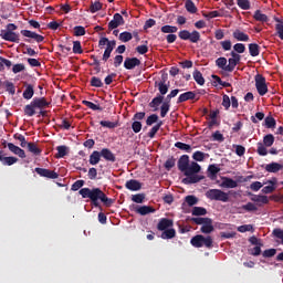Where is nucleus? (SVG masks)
Masks as SVG:
<instances>
[{
  "label": "nucleus",
  "mask_w": 283,
  "mask_h": 283,
  "mask_svg": "<svg viewBox=\"0 0 283 283\" xmlns=\"http://www.w3.org/2000/svg\"><path fill=\"white\" fill-rule=\"evenodd\" d=\"M229 193H231V191L224 192L220 189H209L206 191V198H208V200H216L218 202H229Z\"/></svg>",
  "instance_id": "nucleus-6"
},
{
  "label": "nucleus",
  "mask_w": 283,
  "mask_h": 283,
  "mask_svg": "<svg viewBox=\"0 0 283 283\" xmlns=\"http://www.w3.org/2000/svg\"><path fill=\"white\" fill-rule=\"evenodd\" d=\"M264 123L268 129H273V127L276 125L275 118H273V116L265 117Z\"/></svg>",
  "instance_id": "nucleus-52"
},
{
  "label": "nucleus",
  "mask_w": 283,
  "mask_h": 283,
  "mask_svg": "<svg viewBox=\"0 0 283 283\" xmlns=\"http://www.w3.org/2000/svg\"><path fill=\"white\" fill-rule=\"evenodd\" d=\"M256 154H259V156H268L269 155V150L266 149V146L263 145L262 143H258L256 144Z\"/></svg>",
  "instance_id": "nucleus-48"
},
{
  "label": "nucleus",
  "mask_w": 283,
  "mask_h": 283,
  "mask_svg": "<svg viewBox=\"0 0 283 283\" xmlns=\"http://www.w3.org/2000/svg\"><path fill=\"white\" fill-rule=\"evenodd\" d=\"M272 234L274 235V238H277L279 240H281V244H283V230L280 228H275L272 232Z\"/></svg>",
  "instance_id": "nucleus-61"
},
{
  "label": "nucleus",
  "mask_w": 283,
  "mask_h": 283,
  "mask_svg": "<svg viewBox=\"0 0 283 283\" xmlns=\"http://www.w3.org/2000/svg\"><path fill=\"white\" fill-rule=\"evenodd\" d=\"M177 167L186 176L182 179L184 185H196L201 180H205V176L198 175L202 171V167L196 161H189V155H182L178 161Z\"/></svg>",
  "instance_id": "nucleus-1"
},
{
  "label": "nucleus",
  "mask_w": 283,
  "mask_h": 283,
  "mask_svg": "<svg viewBox=\"0 0 283 283\" xmlns=\"http://www.w3.org/2000/svg\"><path fill=\"white\" fill-rule=\"evenodd\" d=\"M178 36L181 41H190V43H198L200 41V32L198 31L189 32L188 30H181Z\"/></svg>",
  "instance_id": "nucleus-9"
},
{
  "label": "nucleus",
  "mask_w": 283,
  "mask_h": 283,
  "mask_svg": "<svg viewBox=\"0 0 283 283\" xmlns=\"http://www.w3.org/2000/svg\"><path fill=\"white\" fill-rule=\"evenodd\" d=\"M7 147H8L9 151L14 154L15 156H19V158H25V150H23L21 147L17 146L12 143H8Z\"/></svg>",
  "instance_id": "nucleus-15"
},
{
  "label": "nucleus",
  "mask_w": 283,
  "mask_h": 283,
  "mask_svg": "<svg viewBox=\"0 0 283 283\" xmlns=\"http://www.w3.org/2000/svg\"><path fill=\"white\" fill-rule=\"evenodd\" d=\"M57 154L55 155V158H65L67 156V146H57Z\"/></svg>",
  "instance_id": "nucleus-41"
},
{
  "label": "nucleus",
  "mask_w": 283,
  "mask_h": 283,
  "mask_svg": "<svg viewBox=\"0 0 283 283\" xmlns=\"http://www.w3.org/2000/svg\"><path fill=\"white\" fill-rule=\"evenodd\" d=\"M232 36L235 39V41H249V34L242 32L240 29L234 30Z\"/></svg>",
  "instance_id": "nucleus-22"
},
{
  "label": "nucleus",
  "mask_w": 283,
  "mask_h": 283,
  "mask_svg": "<svg viewBox=\"0 0 283 283\" xmlns=\"http://www.w3.org/2000/svg\"><path fill=\"white\" fill-rule=\"evenodd\" d=\"M82 104L88 107V109H93V112H103V107H101V105H96L87 99L82 101Z\"/></svg>",
  "instance_id": "nucleus-28"
},
{
  "label": "nucleus",
  "mask_w": 283,
  "mask_h": 283,
  "mask_svg": "<svg viewBox=\"0 0 283 283\" xmlns=\"http://www.w3.org/2000/svg\"><path fill=\"white\" fill-rule=\"evenodd\" d=\"M171 227H174V220L167 218L160 219L157 224L158 231H167V229H171Z\"/></svg>",
  "instance_id": "nucleus-13"
},
{
  "label": "nucleus",
  "mask_w": 283,
  "mask_h": 283,
  "mask_svg": "<svg viewBox=\"0 0 283 283\" xmlns=\"http://www.w3.org/2000/svg\"><path fill=\"white\" fill-rule=\"evenodd\" d=\"M277 253V250L276 249H268V250H264L262 255L264 258H274V255Z\"/></svg>",
  "instance_id": "nucleus-62"
},
{
  "label": "nucleus",
  "mask_w": 283,
  "mask_h": 283,
  "mask_svg": "<svg viewBox=\"0 0 283 283\" xmlns=\"http://www.w3.org/2000/svg\"><path fill=\"white\" fill-rule=\"evenodd\" d=\"M175 147H177V149H180L181 151H187V154H191V145H189V144H185L182 142H177L175 144Z\"/></svg>",
  "instance_id": "nucleus-36"
},
{
  "label": "nucleus",
  "mask_w": 283,
  "mask_h": 283,
  "mask_svg": "<svg viewBox=\"0 0 283 283\" xmlns=\"http://www.w3.org/2000/svg\"><path fill=\"white\" fill-rule=\"evenodd\" d=\"M229 64L228 66L226 67L227 69V72H233V70H235V66L238 65V62L233 59V57H230L228 60Z\"/></svg>",
  "instance_id": "nucleus-60"
},
{
  "label": "nucleus",
  "mask_w": 283,
  "mask_h": 283,
  "mask_svg": "<svg viewBox=\"0 0 283 283\" xmlns=\"http://www.w3.org/2000/svg\"><path fill=\"white\" fill-rule=\"evenodd\" d=\"M176 238V229L174 228H168L167 230H164L161 233V239L163 240H171Z\"/></svg>",
  "instance_id": "nucleus-26"
},
{
  "label": "nucleus",
  "mask_w": 283,
  "mask_h": 283,
  "mask_svg": "<svg viewBox=\"0 0 283 283\" xmlns=\"http://www.w3.org/2000/svg\"><path fill=\"white\" fill-rule=\"evenodd\" d=\"M192 158L197 163H202L205 158H207V154H205L203 151L197 150L192 154Z\"/></svg>",
  "instance_id": "nucleus-43"
},
{
  "label": "nucleus",
  "mask_w": 283,
  "mask_h": 283,
  "mask_svg": "<svg viewBox=\"0 0 283 283\" xmlns=\"http://www.w3.org/2000/svg\"><path fill=\"white\" fill-rule=\"evenodd\" d=\"M78 193L82 198H88L94 207H101V202H103L105 207H112V205H114V199L107 197L101 188H82ZM98 200L101 202H98Z\"/></svg>",
  "instance_id": "nucleus-2"
},
{
  "label": "nucleus",
  "mask_w": 283,
  "mask_h": 283,
  "mask_svg": "<svg viewBox=\"0 0 283 283\" xmlns=\"http://www.w3.org/2000/svg\"><path fill=\"white\" fill-rule=\"evenodd\" d=\"M250 56H260V45L258 43L249 44Z\"/></svg>",
  "instance_id": "nucleus-32"
},
{
  "label": "nucleus",
  "mask_w": 283,
  "mask_h": 283,
  "mask_svg": "<svg viewBox=\"0 0 283 283\" xmlns=\"http://www.w3.org/2000/svg\"><path fill=\"white\" fill-rule=\"evenodd\" d=\"M19 163V158L17 157H3L2 165H8V167Z\"/></svg>",
  "instance_id": "nucleus-53"
},
{
  "label": "nucleus",
  "mask_w": 283,
  "mask_h": 283,
  "mask_svg": "<svg viewBox=\"0 0 283 283\" xmlns=\"http://www.w3.org/2000/svg\"><path fill=\"white\" fill-rule=\"evenodd\" d=\"M99 154L107 163H116V155H114L109 148H103Z\"/></svg>",
  "instance_id": "nucleus-17"
},
{
  "label": "nucleus",
  "mask_w": 283,
  "mask_h": 283,
  "mask_svg": "<svg viewBox=\"0 0 283 283\" xmlns=\"http://www.w3.org/2000/svg\"><path fill=\"white\" fill-rule=\"evenodd\" d=\"M190 244L196 249H202V247H206L207 249H212L213 238H211V235L205 237L202 234H197L191 238Z\"/></svg>",
  "instance_id": "nucleus-5"
},
{
  "label": "nucleus",
  "mask_w": 283,
  "mask_h": 283,
  "mask_svg": "<svg viewBox=\"0 0 283 283\" xmlns=\"http://www.w3.org/2000/svg\"><path fill=\"white\" fill-rule=\"evenodd\" d=\"M160 127H163V120L157 123L153 128L148 132V138H155L156 134H158Z\"/></svg>",
  "instance_id": "nucleus-38"
},
{
  "label": "nucleus",
  "mask_w": 283,
  "mask_h": 283,
  "mask_svg": "<svg viewBox=\"0 0 283 283\" xmlns=\"http://www.w3.org/2000/svg\"><path fill=\"white\" fill-rule=\"evenodd\" d=\"M14 140H19L20 142V146L21 147H28V142L25 140V136L21 135V134H14L13 135Z\"/></svg>",
  "instance_id": "nucleus-55"
},
{
  "label": "nucleus",
  "mask_w": 283,
  "mask_h": 283,
  "mask_svg": "<svg viewBox=\"0 0 283 283\" xmlns=\"http://www.w3.org/2000/svg\"><path fill=\"white\" fill-rule=\"evenodd\" d=\"M161 32L164 34H176V32H178V27L166 24L161 27Z\"/></svg>",
  "instance_id": "nucleus-35"
},
{
  "label": "nucleus",
  "mask_w": 283,
  "mask_h": 283,
  "mask_svg": "<svg viewBox=\"0 0 283 283\" xmlns=\"http://www.w3.org/2000/svg\"><path fill=\"white\" fill-rule=\"evenodd\" d=\"M264 169L269 174H277V171H282L283 165L279 164V163H275V161H272L271 164L265 165Z\"/></svg>",
  "instance_id": "nucleus-18"
},
{
  "label": "nucleus",
  "mask_w": 283,
  "mask_h": 283,
  "mask_svg": "<svg viewBox=\"0 0 283 283\" xmlns=\"http://www.w3.org/2000/svg\"><path fill=\"white\" fill-rule=\"evenodd\" d=\"M158 120V116L156 114L149 115L146 119V125L148 127H151V125H154V123H156Z\"/></svg>",
  "instance_id": "nucleus-63"
},
{
  "label": "nucleus",
  "mask_w": 283,
  "mask_h": 283,
  "mask_svg": "<svg viewBox=\"0 0 283 283\" xmlns=\"http://www.w3.org/2000/svg\"><path fill=\"white\" fill-rule=\"evenodd\" d=\"M171 102H167L165 99V102L161 104L160 106V116L161 118H165V116H167V114H169V108L171 107Z\"/></svg>",
  "instance_id": "nucleus-29"
},
{
  "label": "nucleus",
  "mask_w": 283,
  "mask_h": 283,
  "mask_svg": "<svg viewBox=\"0 0 283 283\" xmlns=\"http://www.w3.org/2000/svg\"><path fill=\"white\" fill-rule=\"evenodd\" d=\"M185 8L190 14H196V12H198V8L196 7V3H193V0H187Z\"/></svg>",
  "instance_id": "nucleus-27"
},
{
  "label": "nucleus",
  "mask_w": 283,
  "mask_h": 283,
  "mask_svg": "<svg viewBox=\"0 0 283 283\" xmlns=\"http://www.w3.org/2000/svg\"><path fill=\"white\" fill-rule=\"evenodd\" d=\"M130 209L139 216H149V213H156V209L151 206H132Z\"/></svg>",
  "instance_id": "nucleus-12"
},
{
  "label": "nucleus",
  "mask_w": 283,
  "mask_h": 283,
  "mask_svg": "<svg viewBox=\"0 0 283 283\" xmlns=\"http://www.w3.org/2000/svg\"><path fill=\"white\" fill-rule=\"evenodd\" d=\"M254 81L259 96H265L269 92V86L266 85V77L262 74H256Z\"/></svg>",
  "instance_id": "nucleus-7"
},
{
  "label": "nucleus",
  "mask_w": 283,
  "mask_h": 283,
  "mask_svg": "<svg viewBox=\"0 0 283 283\" xmlns=\"http://www.w3.org/2000/svg\"><path fill=\"white\" fill-rule=\"evenodd\" d=\"M74 36H85V27L76 25L74 27Z\"/></svg>",
  "instance_id": "nucleus-57"
},
{
  "label": "nucleus",
  "mask_w": 283,
  "mask_h": 283,
  "mask_svg": "<svg viewBox=\"0 0 283 283\" xmlns=\"http://www.w3.org/2000/svg\"><path fill=\"white\" fill-rule=\"evenodd\" d=\"M118 39L122 43H129L134 39V35H132V32L124 31L119 34Z\"/></svg>",
  "instance_id": "nucleus-31"
},
{
  "label": "nucleus",
  "mask_w": 283,
  "mask_h": 283,
  "mask_svg": "<svg viewBox=\"0 0 283 283\" xmlns=\"http://www.w3.org/2000/svg\"><path fill=\"white\" fill-rule=\"evenodd\" d=\"M138 65H140L138 57H126L124 61L125 70H134L135 67H138Z\"/></svg>",
  "instance_id": "nucleus-16"
},
{
  "label": "nucleus",
  "mask_w": 283,
  "mask_h": 283,
  "mask_svg": "<svg viewBox=\"0 0 283 283\" xmlns=\"http://www.w3.org/2000/svg\"><path fill=\"white\" fill-rule=\"evenodd\" d=\"M35 174L41 176V178H49L50 180H56L59 178V172L45 168H35Z\"/></svg>",
  "instance_id": "nucleus-11"
},
{
  "label": "nucleus",
  "mask_w": 283,
  "mask_h": 283,
  "mask_svg": "<svg viewBox=\"0 0 283 283\" xmlns=\"http://www.w3.org/2000/svg\"><path fill=\"white\" fill-rule=\"evenodd\" d=\"M216 65L217 67H219V70H223L224 72H227V57H219L216 60Z\"/></svg>",
  "instance_id": "nucleus-42"
},
{
  "label": "nucleus",
  "mask_w": 283,
  "mask_h": 283,
  "mask_svg": "<svg viewBox=\"0 0 283 283\" xmlns=\"http://www.w3.org/2000/svg\"><path fill=\"white\" fill-rule=\"evenodd\" d=\"M4 86H6L7 92H9L11 94V96H14L17 94V88L14 87V83H12L10 81H6Z\"/></svg>",
  "instance_id": "nucleus-50"
},
{
  "label": "nucleus",
  "mask_w": 283,
  "mask_h": 283,
  "mask_svg": "<svg viewBox=\"0 0 283 283\" xmlns=\"http://www.w3.org/2000/svg\"><path fill=\"white\" fill-rule=\"evenodd\" d=\"M73 53L74 54H83V46H81V41L73 42Z\"/></svg>",
  "instance_id": "nucleus-58"
},
{
  "label": "nucleus",
  "mask_w": 283,
  "mask_h": 283,
  "mask_svg": "<svg viewBox=\"0 0 283 283\" xmlns=\"http://www.w3.org/2000/svg\"><path fill=\"white\" fill-rule=\"evenodd\" d=\"M185 202H187L188 207H193L198 205V197L189 195L185 198Z\"/></svg>",
  "instance_id": "nucleus-47"
},
{
  "label": "nucleus",
  "mask_w": 283,
  "mask_h": 283,
  "mask_svg": "<svg viewBox=\"0 0 283 283\" xmlns=\"http://www.w3.org/2000/svg\"><path fill=\"white\" fill-rule=\"evenodd\" d=\"M201 233H212L213 231V220L210 218L206 223L200 228Z\"/></svg>",
  "instance_id": "nucleus-25"
},
{
  "label": "nucleus",
  "mask_w": 283,
  "mask_h": 283,
  "mask_svg": "<svg viewBox=\"0 0 283 283\" xmlns=\"http://www.w3.org/2000/svg\"><path fill=\"white\" fill-rule=\"evenodd\" d=\"M103 9V3H101L99 1H96L94 3L91 4L90 7V12H92V14L98 12V10Z\"/></svg>",
  "instance_id": "nucleus-56"
},
{
  "label": "nucleus",
  "mask_w": 283,
  "mask_h": 283,
  "mask_svg": "<svg viewBox=\"0 0 283 283\" xmlns=\"http://www.w3.org/2000/svg\"><path fill=\"white\" fill-rule=\"evenodd\" d=\"M120 25H125V19L120 13H115L113 20L108 22V32L116 30V28H120Z\"/></svg>",
  "instance_id": "nucleus-10"
},
{
  "label": "nucleus",
  "mask_w": 283,
  "mask_h": 283,
  "mask_svg": "<svg viewBox=\"0 0 283 283\" xmlns=\"http://www.w3.org/2000/svg\"><path fill=\"white\" fill-rule=\"evenodd\" d=\"M273 143H275L273 134H268L263 137V145H265V147H273Z\"/></svg>",
  "instance_id": "nucleus-37"
},
{
  "label": "nucleus",
  "mask_w": 283,
  "mask_h": 283,
  "mask_svg": "<svg viewBox=\"0 0 283 283\" xmlns=\"http://www.w3.org/2000/svg\"><path fill=\"white\" fill-rule=\"evenodd\" d=\"M145 193H137L132 196V201L136 202L137 205H143L145 202Z\"/></svg>",
  "instance_id": "nucleus-49"
},
{
  "label": "nucleus",
  "mask_w": 283,
  "mask_h": 283,
  "mask_svg": "<svg viewBox=\"0 0 283 283\" xmlns=\"http://www.w3.org/2000/svg\"><path fill=\"white\" fill-rule=\"evenodd\" d=\"M193 98H196V93L188 91L179 95L177 103H186V101H193Z\"/></svg>",
  "instance_id": "nucleus-21"
},
{
  "label": "nucleus",
  "mask_w": 283,
  "mask_h": 283,
  "mask_svg": "<svg viewBox=\"0 0 283 283\" xmlns=\"http://www.w3.org/2000/svg\"><path fill=\"white\" fill-rule=\"evenodd\" d=\"M253 19H255V21H260L261 23H266V21H269V17L262 13L260 10L254 12Z\"/></svg>",
  "instance_id": "nucleus-30"
},
{
  "label": "nucleus",
  "mask_w": 283,
  "mask_h": 283,
  "mask_svg": "<svg viewBox=\"0 0 283 283\" xmlns=\"http://www.w3.org/2000/svg\"><path fill=\"white\" fill-rule=\"evenodd\" d=\"M237 6H239L241 10H251V1L249 0H237Z\"/></svg>",
  "instance_id": "nucleus-44"
},
{
  "label": "nucleus",
  "mask_w": 283,
  "mask_h": 283,
  "mask_svg": "<svg viewBox=\"0 0 283 283\" xmlns=\"http://www.w3.org/2000/svg\"><path fill=\"white\" fill-rule=\"evenodd\" d=\"M155 87H158L159 93H160L159 96H165V94H167V92H169V85H167V84L155 82Z\"/></svg>",
  "instance_id": "nucleus-40"
},
{
  "label": "nucleus",
  "mask_w": 283,
  "mask_h": 283,
  "mask_svg": "<svg viewBox=\"0 0 283 283\" xmlns=\"http://www.w3.org/2000/svg\"><path fill=\"white\" fill-rule=\"evenodd\" d=\"M275 30H276V34H277L279 39H281V41H283V23L275 24Z\"/></svg>",
  "instance_id": "nucleus-64"
},
{
  "label": "nucleus",
  "mask_w": 283,
  "mask_h": 283,
  "mask_svg": "<svg viewBox=\"0 0 283 283\" xmlns=\"http://www.w3.org/2000/svg\"><path fill=\"white\" fill-rule=\"evenodd\" d=\"M84 186H85V180H83V179L76 180L71 186V191H78V189H82Z\"/></svg>",
  "instance_id": "nucleus-54"
},
{
  "label": "nucleus",
  "mask_w": 283,
  "mask_h": 283,
  "mask_svg": "<svg viewBox=\"0 0 283 283\" xmlns=\"http://www.w3.org/2000/svg\"><path fill=\"white\" fill-rule=\"evenodd\" d=\"M50 102L45 97H34L29 105L24 106V114L25 116H34L36 114L35 109H44L48 107Z\"/></svg>",
  "instance_id": "nucleus-3"
},
{
  "label": "nucleus",
  "mask_w": 283,
  "mask_h": 283,
  "mask_svg": "<svg viewBox=\"0 0 283 283\" xmlns=\"http://www.w3.org/2000/svg\"><path fill=\"white\" fill-rule=\"evenodd\" d=\"M24 87L25 90L22 96L25 98V101H30L32 96H34V86L32 84H28V82H24Z\"/></svg>",
  "instance_id": "nucleus-19"
},
{
  "label": "nucleus",
  "mask_w": 283,
  "mask_h": 283,
  "mask_svg": "<svg viewBox=\"0 0 283 283\" xmlns=\"http://www.w3.org/2000/svg\"><path fill=\"white\" fill-rule=\"evenodd\" d=\"M192 76L198 85H205V76H202L200 71L195 70Z\"/></svg>",
  "instance_id": "nucleus-33"
},
{
  "label": "nucleus",
  "mask_w": 283,
  "mask_h": 283,
  "mask_svg": "<svg viewBox=\"0 0 283 283\" xmlns=\"http://www.w3.org/2000/svg\"><path fill=\"white\" fill-rule=\"evenodd\" d=\"M221 187L226 189H235L238 187V181L233 180L232 178L226 177L221 184Z\"/></svg>",
  "instance_id": "nucleus-23"
},
{
  "label": "nucleus",
  "mask_w": 283,
  "mask_h": 283,
  "mask_svg": "<svg viewBox=\"0 0 283 283\" xmlns=\"http://www.w3.org/2000/svg\"><path fill=\"white\" fill-rule=\"evenodd\" d=\"M262 247H264V244L259 243V245H255L254 248L249 250V254L258 258V255L262 254Z\"/></svg>",
  "instance_id": "nucleus-39"
},
{
  "label": "nucleus",
  "mask_w": 283,
  "mask_h": 283,
  "mask_svg": "<svg viewBox=\"0 0 283 283\" xmlns=\"http://www.w3.org/2000/svg\"><path fill=\"white\" fill-rule=\"evenodd\" d=\"M20 34H22L24 38L25 43H32V40L35 41V43H43L45 41V36L30 30H21Z\"/></svg>",
  "instance_id": "nucleus-8"
},
{
  "label": "nucleus",
  "mask_w": 283,
  "mask_h": 283,
  "mask_svg": "<svg viewBox=\"0 0 283 283\" xmlns=\"http://www.w3.org/2000/svg\"><path fill=\"white\" fill-rule=\"evenodd\" d=\"M192 216H207V208L202 207H193L192 208Z\"/></svg>",
  "instance_id": "nucleus-51"
},
{
  "label": "nucleus",
  "mask_w": 283,
  "mask_h": 283,
  "mask_svg": "<svg viewBox=\"0 0 283 283\" xmlns=\"http://www.w3.org/2000/svg\"><path fill=\"white\" fill-rule=\"evenodd\" d=\"M101 151L98 150H94L91 155H90V159L88 163L90 165H98L101 163Z\"/></svg>",
  "instance_id": "nucleus-24"
},
{
  "label": "nucleus",
  "mask_w": 283,
  "mask_h": 283,
  "mask_svg": "<svg viewBox=\"0 0 283 283\" xmlns=\"http://www.w3.org/2000/svg\"><path fill=\"white\" fill-rule=\"evenodd\" d=\"M164 167L167 171H171V169H174V167H176V158L170 157L166 160V163L164 164Z\"/></svg>",
  "instance_id": "nucleus-45"
},
{
  "label": "nucleus",
  "mask_w": 283,
  "mask_h": 283,
  "mask_svg": "<svg viewBox=\"0 0 283 283\" xmlns=\"http://www.w3.org/2000/svg\"><path fill=\"white\" fill-rule=\"evenodd\" d=\"M14 30H19V27L14 23L7 24L6 30H1L0 36L3 41H9L10 43H19L21 39L19 38V33L14 32Z\"/></svg>",
  "instance_id": "nucleus-4"
},
{
  "label": "nucleus",
  "mask_w": 283,
  "mask_h": 283,
  "mask_svg": "<svg viewBox=\"0 0 283 283\" xmlns=\"http://www.w3.org/2000/svg\"><path fill=\"white\" fill-rule=\"evenodd\" d=\"M125 187L129 191H140L143 189V184L136 179H130L126 181Z\"/></svg>",
  "instance_id": "nucleus-14"
},
{
  "label": "nucleus",
  "mask_w": 283,
  "mask_h": 283,
  "mask_svg": "<svg viewBox=\"0 0 283 283\" xmlns=\"http://www.w3.org/2000/svg\"><path fill=\"white\" fill-rule=\"evenodd\" d=\"M163 101H165V96L157 95L149 103V107H151L154 109V112H158V107H160V105H163V103H164Z\"/></svg>",
  "instance_id": "nucleus-20"
},
{
  "label": "nucleus",
  "mask_w": 283,
  "mask_h": 283,
  "mask_svg": "<svg viewBox=\"0 0 283 283\" xmlns=\"http://www.w3.org/2000/svg\"><path fill=\"white\" fill-rule=\"evenodd\" d=\"M27 147H28L29 151L31 154H33V156H41L42 150H41V148H38L36 144L29 143V144H27Z\"/></svg>",
  "instance_id": "nucleus-34"
},
{
  "label": "nucleus",
  "mask_w": 283,
  "mask_h": 283,
  "mask_svg": "<svg viewBox=\"0 0 283 283\" xmlns=\"http://www.w3.org/2000/svg\"><path fill=\"white\" fill-rule=\"evenodd\" d=\"M99 125L102 127H107V129H116V127H118V123L109 120H101Z\"/></svg>",
  "instance_id": "nucleus-46"
},
{
  "label": "nucleus",
  "mask_w": 283,
  "mask_h": 283,
  "mask_svg": "<svg viewBox=\"0 0 283 283\" xmlns=\"http://www.w3.org/2000/svg\"><path fill=\"white\" fill-rule=\"evenodd\" d=\"M91 86L92 87H103V81L99 77L93 76L91 78Z\"/></svg>",
  "instance_id": "nucleus-59"
}]
</instances>
